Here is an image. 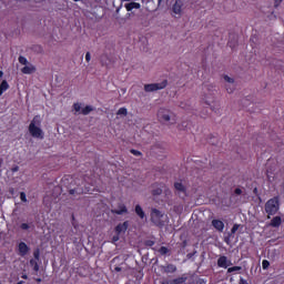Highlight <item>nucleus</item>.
<instances>
[{
	"instance_id": "obj_51",
	"label": "nucleus",
	"mask_w": 284,
	"mask_h": 284,
	"mask_svg": "<svg viewBox=\"0 0 284 284\" xmlns=\"http://www.w3.org/2000/svg\"><path fill=\"white\" fill-rule=\"evenodd\" d=\"M266 172H267V174H270L272 172V169L266 170Z\"/></svg>"
},
{
	"instance_id": "obj_46",
	"label": "nucleus",
	"mask_w": 284,
	"mask_h": 284,
	"mask_svg": "<svg viewBox=\"0 0 284 284\" xmlns=\"http://www.w3.org/2000/svg\"><path fill=\"white\" fill-rule=\"evenodd\" d=\"M114 270H115L116 272H121V267H120V266H116Z\"/></svg>"
},
{
	"instance_id": "obj_6",
	"label": "nucleus",
	"mask_w": 284,
	"mask_h": 284,
	"mask_svg": "<svg viewBox=\"0 0 284 284\" xmlns=\"http://www.w3.org/2000/svg\"><path fill=\"white\" fill-rule=\"evenodd\" d=\"M174 189L176 190L178 195H179L180 199L187 197V187L183 183L175 182L174 183Z\"/></svg>"
},
{
	"instance_id": "obj_47",
	"label": "nucleus",
	"mask_w": 284,
	"mask_h": 284,
	"mask_svg": "<svg viewBox=\"0 0 284 284\" xmlns=\"http://www.w3.org/2000/svg\"><path fill=\"white\" fill-rule=\"evenodd\" d=\"M180 108H182L183 110H185V105H183V103L180 104Z\"/></svg>"
},
{
	"instance_id": "obj_1",
	"label": "nucleus",
	"mask_w": 284,
	"mask_h": 284,
	"mask_svg": "<svg viewBox=\"0 0 284 284\" xmlns=\"http://www.w3.org/2000/svg\"><path fill=\"white\" fill-rule=\"evenodd\" d=\"M278 210H281V200H278V196L270 199L264 205V212L267 214V219L276 216V214H278Z\"/></svg>"
},
{
	"instance_id": "obj_23",
	"label": "nucleus",
	"mask_w": 284,
	"mask_h": 284,
	"mask_svg": "<svg viewBox=\"0 0 284 284\" xmlns=\"http://www.w3.org/2000/svg\"><path fill=\"white\" fill-rule=\"evenodd\" d=\"M158 252L161 256H165L166 254H170V248H168V246H161Z\"/></svg>"
},
{
	"instance_id": "obj_14",
	"label": "nucleus",
	"mask_w": 284,
	"mask_h": 284,
	"mask_svg": "<svg viewBox=\"0 0 284 284\" xmlns=\"http://www.w3.org/2000/svg\"><path fill=\"white\" fill-rule=\"evenodd\" d=\"M283 224V219L281 216H274L270 222V227H281Z\"/></svg>"
},
{
	"instance_id": "obj_55",
	"label": "nucleus",
	"mask_w": 284,
	"mask_h": 284,
	"mask_svg": "<svg viewBox=\"0 0 284 284\" xmlns=\"http://www.w3.org/2000/svg\"><path fill=\"white\" fill-rule=\"evenodd\" d=\"M122 1H131V0H122Z\"/></svg>"
},
{
	"instance_id": "obj_22",
	"label": "nucleus",
	"mask_w": 284,
	"mask_h": 284,
	"mask_svg": "<svg viewBox=\"0 0 284 284\" xmlns=\"http://www.w3.org/2000/svg\"><path fill=\"white\" fill-rule=\"evenodd\" d=\"M135 214L139 216V219H145V211H143V207L141 205H135Z\"/></svg>"
},
{
	"instance_id": "obj_36",
	"label": "nucleus",
	"mask_w": 284,
	"mask_h": 284,
	"mask_svg": "<svg viewBox=\"0 0 284 284\" xmlns=\"http://www.w3.org/2000/svg\"><path fill=\"white\" fill-rule=\"evenodd\" d=\"M130 152H131V154H133L134 156H141V151H138V150H134V149H132V150H130Z\"/></svg>"
},
{
	"instance_id": "obj_33",
	"label": "nucleus",
	"mask_w": 284,
	"mask_h": 284,
	"mask_svg": "<svg viewBox=\"0 0 284 284\" xmlns=\"http://www.w3.org/2000/svg\"><path fill=\"white\" fill-rule=\"evenodd\" d=\"M73 110H74L75 112H81V104H80L79 102L74 103V104H73Z\"/></svg>"
},
{
	"instance_id": "obj_28",
	"label": "nucleus",
	"mask_w": 284,
	"mask_h": 284,
	"mask_svg": "<svg viewBox=\"0 0 284 284\" xmlns=\"http://www.w3.org/2000/svg\"><path fill=\"white\" fill-rule=\"evenodd\" d=\"M18 61H19V63H21V65H28V59L23 55H20L18 58Z\"/></svg>"
},
{
	"instance_id": "obj_50",
	"label": "nucleus",
	"mask_w": 284,
	"mask_h": 284,
	"mask_svg": "<svg viewBox=\"0 0 284 284\" xmlns=\"http://www.w3.org/2000/svg\"><path fill=\"white\" fill-rule=\"evenodd\" d=\"M3 77V72L0 70V79Z\"/></svg>"
},
{
	"instance_id": "obj_57",
	"label": "nucleus",
	"mask_w": 284,
	"mask_h": 284,
	"mask_svg": "<svg viewBox=\"0 0 284 284\" xmlns=\"http://www.w3.org/2000/svg\"><path fill=\"white\" fill-rule=\"evenodd\" d=\"M73 1H81V0H73Z\"/></svg>"
},
{
	"instance_id": "obj_2",
	"label": "nucleus",
	"mask_w": 284,
	"mask_h": 284,
	"mask_svg": "<svg viewBox=\"0 0 284 284\" xmlns=\"http://www.w3.org/2000/svg\"><path fill=\"white\" fill-rule=\"evenodd\" d=\"M29 133L33 139H43V130H41V116L36 115L29 124Z\"/></svg>"
},
{
	"instance_id": "obj_7",
	"label": "nucleus",
	"mask_w": 284,
	"mask_h": 284,
	"mask_svg": "<svg viewBox=\"0 0 284 284\" xmlns=\"http://www.w3.org/2000/svg\"><path fill=\"white\" fill-rule=\"evenodd\" d=\"M151 194L152 196H161L163 194V187H165V184L163 183H153L151 185Z\"/></svg>"
},
{
	"instance_id": "obj_42",
	"label": "nucleus",
	"mask_w": 284,
	"mask_h": 284,
	"mask_svg": "<svg viewBox=\"0 0 284 284\" xmlns=\"http://www.w3.org/2000/svg\"><path fill=\"white\" fill-rule=\"evenodd\" d=\"M33 256H34L36 261H39V256H40L39 250L33 252Z\"/></svg>"
},
{
	"instance_id": "obj_31",
	"label": "nucleus",
	"mask_w": 284,
	"mask_h": 284,
	"mask_svg": "<svg viewBox=\"0 0 284 284\" xmlns=\"http://www.w3.org/2000/svg\"><path fill=\"white\" fill-rule=\"evenodd\" d=\"M262 268L263 270H268L270 268V261L263 260L262 261Z\"/></svg>"
},
{
	"instance_id": "obj_11",
	"label": "nucleus",
	"mask_w": 284,
	"mask_h": 284,
	"mask_svg": "<svg viewBox=\"0 0 284 284\" xmlns=\"http://www.w3.org/2000/svg\"><path fill=\"white\" fill-rule=\"evenodd\" d=\"M111 214H116L118 216H121L123 214H128V206L125 204H119L118 209H112Z\"/></svg>"
},
{
	"instance_id": "obj_19",
	"label": "nucleus",
	"mask_w": 284,
	"mask_h": 284,
	"mask_svg": "<svg viewBox=\"0 0 284 284\" xmlns=\"http://www.w3.org/2000/svg\"><path fill=\"white\" fill-rule=\"evenodd\" d=\"M183 8V2L181 0H176L173 4V12L174 14H181V10Z\"/></svg>"
},
{
	"instance_id": "obj_32",
	"label": "nucleus",
	"mask_w": 284,
	"mask_h": 284,
	"mask_svg": "<svg viewBox=\"0 0 284 284\" xmlns=\"http://www.w3.org/2000/svg\"><path fill=\"white\" fill-rule=\"evenodd\" d=\"M20 200L22 201V203H28V197L26 195V192H20Z\"/></svg>"
},
{
	"instance_id": "obj_56",
	"label": "nucleus",
	"mask_w": 284,
	"mask_h": 284,
	"mask_svg": "<svg viewBox=\"0 0 284 284\" xmlns=\"http://www.w3.org/2000/svg\"><path fill=\"white\" fill-rule=\"evenodd\" d=\"M41 278L38 280V282L40 283Z\"/></svg>"
},
{
	"instance_id": "obj_37",
	"label": "nucleus",
	"mask_w": 284,
	"mask_h": 284,
	"mask_svg": "<svg viewBox=\"0 0 284 284\" xmlns=\"http://www.w3.org/2000/svg\"><path fill=\"white\" fill-rule=\"evenodd\" d=\"M234 194H236L237 196H241V194H243V190L237 187V189L234 190Z\"/></svg>"
},
{
	"instance_id": "obj_49",
	"label": "nucleus",
	"mask_w": 284,
	"mask_h": 284,
	"mask_svg": "<svg viewBox=\"0 0 284 284\" xmlns=\"http://www.w3.org/2000/svg\"><path fill=\"white\" fill-rule=\"evenodd\" d=\"M162 2H163V0H158L159 6H161Z\"/></svg>"
},
{
	"instance_id": "obj_35",
	"label": "nucleus",
	"mask_w": 284,
	"mask_h": 284,
	"mask_svg": "<svg viewBox=\"0 0 284 284\" xmlns=\"http://www.w3.org/2000/svg\"><path fill=\"white\" fill-rule=\"evenodd\" d=\"M121 239V234L115 233L112 237V243H118V241Z\"/></svg>"
},
{
	"instance_id": "obj_53",
	"label": "nucleus",
	"mask_w": 284,
	"mask_h": 284,
	"mask_svg": "<svg viewBox=\"0 0 284 284\" xmlns=\"http://www.w3.org/2000/svg\"><path fill=\"white\" fill-rule=\"evenodd\" d=\"M3 163V159H0V168H1V164Z\"/></svg>"
},
{
	"instance_id": "obj_34",
	"label": "nucleus",
	"mask_w": 284,
	"mask_h": 284,
	"mask_svg": "<svg viewBox=\"0 0 284 284\" xmlns=\"http://www.w3.org/2000/svg\"><path fill=\"white\" fill-rule=\"evenodd\" d=\"M88 179H90V178L84 175V182L88 183V185H91V187H94V181H92V180L88 181Z\"/></svg>"
},
{
	"instance_id": "obj_5",
	"label": "nucleus",
	"mask_w": 284,
	"mask_h": 284,
	"mask_svg": "<svg viewBox=\"0 0 284 284\" xmlns=\"http://www.w3.org/2000/svg\"><path fill=\"white\" fill-rule=\"evenodd\" d=\"M158 119L160 123H169V121L172 119L170 110L160 108L158 111Z\"/></svg>"
},
{
	"instance_id": "obj_12",
	"label": "nucleus",
	"mask_w": 284,
	"mask_h": 284,
	"mask_svg": "<svg viewBox=\"0 0 284 284\" xmlns=\"http://www.w3.org/2000/svg\"><path fill=\"white\" fill-rule=\"evenodd\" d=\"M20 256H26L30 252V246L26 242H20L18 245Z\"/></svg>"
},
{
	"instance_id": "obj_41",
	"label": "nucleus",
	"mask_w": 284,
	"mask_h": 284,
	"mask_svg": "<svg viewBox=\"0 0 284 284\" xmlns=\"http://www.w3.org/2000/svg\"><path fill=\"white\" fill-rule=\"evenodd\" d=\"M91 59H92V57L90 55V52H87V54H85L87 63H90Z\"/></svg>"
},
{
	"instance_id": "obj_30",
	"label": "nucleus",
	"mask_w": 284,
	"mask_h": 284,
	"mask_svg": "<svg viewBox=\"0 0 284 284\" xmlns=\"http://www.w3.org/2000/svg\"><path fill=\"white\" fill-rule=\"evenodd\" d=\"M232 234H227V236L224 237V243H226V245H231L232 244Z\"/></svg>"
},
{
	"instance_id": "obj_25",
	"label": "nucleus",
	"mask_w": 284,
	"mask_h": 284,
	"mask_svg": "<svg viewBox=\"0 0 284 284\" xmlns=\"http://www.w3.org/2000/svg\"><path fill=\"white\" fill-rule=\"evenodd\" d=\"M241 270H243L242 266L229 267V268H227V274H232V273H234V272H241Z\"/></svg>"
},
{
	"instance_id": "obj_17",
	"label": "nucleus",
	"mask_w": 284,
	"mask_h": 284,
	"mask_svg": "<svg viewBox=\"0 0 284 284\" xmlns=\"http://www.w3.org/2000/svg\"><path fill=\"white\" fill-rule=\"evenodd\" d=\"M224 81H226V83H231L232 87L226 85V92L232 94V92H234V79L230 78L229 75H224Z\"/></svg>"
},
{
	"instance_id": "obj_45",
	"label": "nucleus",
	"mask_w": 284,
	"mask_h": 284,
	"mask_svg": "<svg viewBox=\"0 0 284 284\" xmlns=\"http://www.w3.org/2000/svg\"><path fill=\"white\" fill-rule=\"evenodd\" d=\"M209 139H210V141H212L213 139H216V135L210 134V135H209Z\"/></svg>"
},
{
	"instance_id": "obj_48",
	"label": "nucleus",
	"mask_w": 284,
	"mask_h": 284,
	"mask_svg": "<svg viewBox=\"0 0 284 284\" xmlns=\"http://www.w3.org/2000/svg\"><path fill=\"white\" fill-rule=\"evenodd\" d=\"M271 161H273V160L268 159L266 165H270Z\"/></svg>"
},
{
	"instance_id": "obj_24",
	"label": "nucleus",
	"mask_w": 284,
	"mask_h": 284,
	"mask_svg": "<svg viewBox=\"0 0 284 284\" xmlns=\"http://www.w3.org/2000/svg\"><path fill=\"white\" fill-rule=\"evenodd\" d=\"M92 110H94L91 105H87L85 108L82 109V114L84 116H88V114H90V112H92Z\"/></svg>"
},
{
	"instance_id": "obj_9",
	"label": "nucleus",
	"mask_w": 284,
	"mask_h": 284,
	"mask_svg": "<svg viewBox=\"0 0 284 284\" xmlns=\"http://www.w3.org/2000/svg\"><path fill=\"white\" fill-rule=\"evenodd\" d=\"M128 227H130V222L129 221H125L123 223H119L116 226H115V234H125V232H128Z\"/></svg>"
},
{
	"instance_id": "obj_8",
	"label": "nucleus",
	"mask_w": 284,
	"mask_h": 284,
	"mask_svg": "<svg viewBox=\"0 0 284 284\" xmlns=\"http://www.w3.org/2000/svg\"><path fill=\"white\" fill-rule=\"evenodd\" d=\"M232 265V261L227 258V256L222 255L217 258V267H222L223 270H227Z\"/></svg>"
},
{
	"instance_id": "obj_44",
	"label": "nucleus",
	"mask_w": 284,
	"mask_h": 284,
	"mask_svg": "<svg viewBox=\"0 0 284 284\" xmlns=\"http://www.w3.org/2000/svg\"><path fill=\"white\" fill-rule=\"evenodd\" d=\"M9 193L11 194V196H14V187H10Z\"/></svg>"
},
{
	"instance_id": "obj_15",
	"label": "nucleus",
	"mask_w": 284,
	"mask_h": 284,
	"mask_svg": "<svg viewBox=\"0 0 284 284\" xmlns=\"http://www.w3.org/2000/svg\"><path fill=\"white\" fill-rule=\"evenodd\" d=\"M212 225L217 232H223V230H225V223L221 220H212Z\"/></svg>"
},
{
	"instance_id": "obj_27",
	"label": "nucleus",
	"mask_w": 284,
	"mask_h": 284,
	"mask_svg": "<svg viewBox=\"0 0 284 284\" xmlns=\"http://www.w3.org/2000/svg\"><path fill=\"white\" fill-rule=\"evenodd\" d=\"M118 115H123V116H128V109L125 108H120L116 112Z\"/></svg>"
},
{
	"instance_id": "obj_40",
	"label": "nucleus",
	"mask_w": 284,
	"mask_h": 284,
	"mask_svg": "<svg viewBox=\"0 0 284 284\" xmlns=\"http://www.w3.org/2000/svg\"><path fill=\"white\" fill-rule=\"evenodd\" d=\"M227 45L232 49L236 48V42H233L232 40L229 41Z\"/></svg>"
},
{
	"instance_id": "obj_13",
	"label": "nucleus",
	"mask_w": 284,
	"mask_h": 284,
	"mask_svg": "<svg viewBox=\"0 0 284 284\" xmlns=\"http://www.w3.org/2000/svg\"><path fill=\"white\" fill-rule=\"evenodd\" d=\"M126 12H132L133 10L141 9V3L139 2H129L124 6Z\"/></svg>"
},
{
	"instance_id": "obj_38",
	"label": "nucleus",
	"mask_w": 284,
	"mask_h": 284,
	"mask_svg": "<svg viewBox=\"0 0 284 284\" xmlns=\"http://www.w3.org/2000/svg\"><path fill=\"white\" fill-rule=\"evenodd\" d=\"M30 227V224H28V223H22L21 225H20V229L21 230H28Z\"/></svg>"
},
{
	"instance_id": "obj_20",
	"label": "nucleus",
	"mask_w": 284,
	"mask_h": 284,
	"mask_svg": "<svg viewBox=\"0 0 284 284\" xmlns=\"http://www.w3.org/2000/svg\"><path fill=\"white\" fill-rule=\"evenodd\" d=\"M10 90V84H8V81L7 80H3L1 83H0V97L3 95V92Z\"/></svg>"
},
{
	"instance_id": "obj_52",
	"label": "nucleus",
	"mask_w": 284,
	"mask_h": 284,
	"mask_svg": "<svg viewBox=\"0 0 284 284\" xmlns=\"http://www.w3.org/2000/svg\"><path fill=\"white\" fill-rule=\"evenodd\" d=\"M52 161H57V156L51 158Z\"/></svg>"
},
{
	"instance_id": "obj_43",
	"label": "nucleus",
	"mask_w": 284,
	"mask_h": 284,
	"mask_svg": "<svg viewBox=\"0 0 284 284\" xmlns=\"http://www.w3.org/2000/svg\"><path fill=\"white\" fill-rule=\"evenodd\" d=\"M11 172H19V166H18V165L13 166V168L11 169Z\"/></svg>"
},
{
	"instance_id": "obj_54",
	"label": "nucleus",
	"mask_w": 284,
	"mask_h": 284,
	"mask_svg": "<svg viewBox=\"0 0 284 284\" xmlns=\"http://www.w3.org/2000/svg\"><path fill=\"white\" fill-rule=\"evenodd\" d=\"M253 192L256 194V192H258V189H254Z\"/></svg>"
},
{
	"instance_id": "obj_26",
	"label": "nucleus",
	"mask_w": 284,
	"mask_h": 284,
	"mask_svg": "<svg viewBox=\"0 0 284 284\" xmlns=\"http://www.w3.org/2000/svg\"><path fill=\"white\" fill-rule=\"evenodd\" d=\"M30 265L33 267V272H39V263L36 260H30Z\"/></svg>"
},
{
	"instance_id": "obj_4",
	"label": "nucleus",
	"mask_w": 284,
	"mask_h": 284,
	"mask_svg": "<svg viewBox=\"0 0 284 284\" xmlns=\"http://www.w3.org/2000/svg\"><path fill=\"white\" fill-rule=\"evenodd\" d=\"M168 88V80H163L160 83L145 84L144 90L146 92H156L158 90H165Z\"/></svg>"
},
{
	"instance_id": "obj_18",
	"label": "nucleus",
	"mask_w": 284,
	"mask_h": 284,
	"mask_svg": "<svg viewBox=\"0 0 284 284\" xmlns=\"http://www.w3.org/2000/svg\"><path fill=\"white\" fill-rule=\"evenodd\" d=\"M90 191H91L90 187H85V190H83L82 187L78 186L74 189H70L69 194L73 196L74 194H83V192H90Z\"/></svg>"
},
{
	"instance_id": "obj_16",
	"label": "nucleus",
	"mask_w": 284,
	"mask_h": 284,
	"mask_svg": "<svg viewBox=\"0 0 284 284\" xmlns=\"http://www.w3.org/2000/svg\"><path fill=\"white\" fill-rule=\"evenodd\" d=\"M22 74H33L37 72V67L33 64L26 65L21 69Z\"/></svg>"
},
{
	"instance_id": "obj_39",
	"label": "nucleus",
	"mask_w": 284,
	"mask_h": 284,
	"mask_svg": "<svg viewBox=\"0 0 284 284\" xmlns=\"http://www.w3.org/2000/svg\"><path fill=\"white\" fill-rule=\"evenodd\" d=\"M283 3V0H274V8H278Z\"/></svg>"
},
{
	"instance_id": "obj_3",
	"label": "nucleus",
	"mask_w": 284,
	"mask_h": 284,
	"mask_svg": "<svg viewBox=\"0 0 284 284\" xmlns=\"http://www.w3.org/2000/svg\"><path fill=\"white\" fill-rule=\"evenodd\" d=\"M168 215L162 214V212L159 211V209L151 210V222L153 225H156V227H164Z\"/></svg>"
},
{
	"instance_id": "obj_10",
	"label": "nucleus",
	"mask_w": 284,
	"mask_h": 284,
	"mask_svg": "<svg viewBox=\"0 0 284 284\" xmlns=\"http://www.w3.org/2000/svg\"><path fill=\"white\" fill-rule=\"evenodd\" d=\"M187 281V277L185 274H183L181 277H176L174 280H164L161 284H183Z\"/></svg>"
},
{
	"instance_id": "obj_29",
	"label": "nucleus",
	"mask_w": 284,
	"mask_h": 284,
	"mask_svg": "<svg viewBox=\"0 0 284 284\" xmlns=\"http://www.w3.org/2000/svg\"><path fill=\"white\" fill-rule=\"evenodd\" d=\"M239 227H241L240 224H234L233 227L231 229V233H229V234H231V236L233 234H236V232H239Z\"/></svg>"
},
{
	"instance_id": "obj_21",
	"label": "nucleus",
	"mask_w": 284,
	"mask_h": 284,
	"mask_svg": "<svg viewBox=\"0 0 284 284\" xmlns=\"http://www.w3.org/2000/svg\"><path fill=\"white\" fill-rule=\"evenodd\" d=\"M165 274H174L176 272V265L174 264H168L166 266L163 267Z\"/></svg>"
}]
</instances>
